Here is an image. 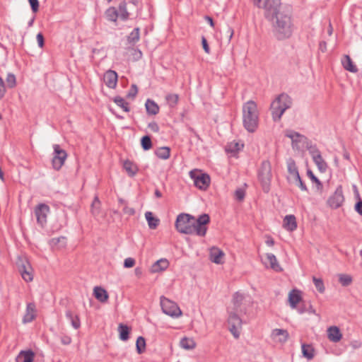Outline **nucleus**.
<instances>
[{
  "label": "nucleus",
  "mask_w": 362,
  "mask_h": 362,
  "mask_svg": "<svg viewBox=\"0 0 362 362\" xmlns=\"http://www.w3.org/2000/svg\"><path fill=\"white\" fill-rule=\"evenodd\" d=\"M202 43L203 46V49L205 51L206 53L209 54L210 53V49L208 45L206 39L204 37H202Z\"/></svg>",
  "instance_id": "56"
},
{
  "label": "nucleus",
  "mask_w": 362,
  "mask_h": 362,
  "mask_svg": "<svg viewBox=\"0 0 362 362\" xmlns=\"http://www.w3.org/2000/svg\"><path fill=\"white\" fill-rule=\"evenodd\" d=\"M103 81L107 87L110 88H115L117 83V73L112 70L107 71L104 74Z\"/></svg>",
  "instance_id": "17"
},
{
  "label": "nucleus",
  "mask_w": 362,
  "mask_h": 362,
  "mask_svg": "<svg viewBox=\"0 0 362 362\" xmlns=\"http://www.w3.org/2000/svg\"><path fill=\"white\" fill-rule=\"evenodd\" d=\"M341 63H342L343 67L346 70H347V71H349L350 72H352V73L357 72L358 69L354 65V64H353V62L351 61V59L350 58V57L349 55H345L344 57V58L341 60Z\"/></svg>",
  "instance_id": "27"
},
{
  "label": "nucleus",
  "mask_w": 362,
  "mask_h": 362,
  "mask_svg": "<svg viewBox=\"0 0 362 362\" xmlns=\"http://www.w3.org/2000/svg\"><path fill=\"white\" fill-rule=\"evenodd\" d=\"M272 340L279 344H284L289 338V334L286 329H274L271 334Z\"/></svg>",
  "instance_id": "15"
},
{
  "label": "nucleus",
  "mask_w": 362,
  "mask_h": 362,
  "mask_svg": "<svg viewBox=\"0 0 362 362\" xmlns=\"http://www.w3.org/2000/svg\"><path fill=\"white\" fill-rule=\"evenodd\" d=\"M339 281L342 286H347L351 283L352 278L351 276L347 274H340L339 276Z\"/></svg>",
  "instance_id": "46"
},
{
  "label": "nucleus",
  "mask_w": 362,
  "mask_h": 362,
  "mask_svg": "<svg viewBox=\"0 0 362 362\" xmlns=\"http://www.w3.org/2000/svg\"><path fill=\"white\" fill-rule=\"evenodd\" d=\"M145 106L146 112L149 115H155L159 112L158 105L152 100L148 99L146 101Z\"/></svg>",
  "instance_id": "28"
},
{
  "label": "nucleus",
  "mask_w": 362,
  "mask_h": 362,
  "mask_svg": "<svg viewBox=\"0 0 362 362\" xmlns=\"http://www.w3.org/2000/svg\"><path fill=\"white\" fill-rule=\"evenodd\" d=\"M272 166L268 160H264L261 165L259 172V179L262 183L264 192H268L272 180Z\"/></svg>",
  "instance_id": "6"
},
{
  "label": "nucleus",
  "mask_w": 362,
  "mask_h": 362,
  "mask_svg": "<svg viewBox=\"0 0 362 362\" xmlns=\"http://www.w3.org/2000/svg\"><path fill=\"white\" fill-rule=\"evenodd\" d=\"M283 226L287 230L293 231L296 229L297 223L293 215H287L284 219Z\"/></svg>",
  "instance_id": "24"
},
{
  "label": "nucleus",
  "mask_w": 362,
  "mask_h": 362,
  "mask_svg": "<svg viewBox=\"0 0 362 362\" xmlns=\"http://www.w3.org/2000/svg\"><path fill=\"white\" fill-rule=\"evenodd\" d=\"M285 135L291 139L293 148H298V143L301 142L304 139L303 136L291 130H287Z\"/></svg>",
  "instance_id": "23"
},
{
  "label": "nucleus",
  "mask_w": 362,
  "mask_h": 362,
  "mask_svg": "<svg viewBox=\"0 0 362 362\" xmlns=\"http://www.w3.org/2000/svg\"><path fill=\"white\" fill-rule=\"evenodd\" d=\"M6 82L8 88H13L16 86V78L14 74H8Z\"/></svg>",
  "instance_id": "45"
},
{
  "label": "nucleus",
  "mask_w": 362,
  "mask_h": 362,
  "mask_svg": "<svg viewBox=\"0 0 362 362\" xmlns=\"http://www.w3.org/2000/svg\"><path fill=\"white\" fill-rule=\"evenodd\" d=\"M37 41L40 47H42L44 45V37L42 33L37 35Z\"/></svg>",
  "instance_id": "60"
},
{
  "label": "nucleus",
  "mask_w": 362,
  "mask_h": 362,
  "mask_svg": "<svg viewBox=\"0 0 362 362\" xmlns=\"http://www.w3.org/2000/svg\"><path fill=\"white\" fill-rule=\"evenodd\" d=\"M307 174H308V176L310 178V180L313 182L316 183L318 189L320 187H322V185L321 182L319 180V179L317 177H316L315 176V175L313 173V172L311 170H308L307 172Z\"/></svg>",
  "instance_id": "50"
},
{
  "label": "nucleus",
  "mask_w": 362,
  "mask_h": 362,
  "mask_svg": "<svg viewBox=\"0 0 362 362\" xmlns=\"http://www.w3.org/2000/svg\"><path fill=\"white\" fill-rule=\"evenodd\" d=\"M301 300V295L299 291L293 289L289 292L288 300L292 309H297V305Z\"/></svg>",
  "instance_id": "20"
},
{
  "label": "nucleus",
  "mask_w": 362,
  "mask_h": 362,
  "mask_svg": "<svg viewBox=\"0 0 362 362\" xmlns=\"http://www.w3.org/2000/svg\"><path fill=\"white\" fill-rule=\"evenodd\" d=\"M136 351L138 354H142L146 350V340L143 337H139L136 342Z\"/></svg>",
  "instance_id": "42"
},
{
  "label": "nucleus",
  "mask_w": 362,
  "mask_h": 362,
  "mask_svg": "<svg viewBox=\"0 0 362 362\" xmlns=\"http://www.w3.org/2000/svg\"><path fill=\"white\" fill-rule=\"evenodd\" d=\"M35 354L33 351H21L16 357V362H33Z\"/></svg>",
  "instance_id": "25"
},
{
  "label": "nucleus",
  "mask_w": 362,
  "mask_h": 362,
  "mask_svg": "<svg viewBox=\"0 0 362 362\" xmlns=\"http://www.w3.org/2000/svg\"><path fill=\"white\" fill-rule=\"evenodd\" d=\"M169 266V262L166 259H160L156 261L151 268V273H158L165 270Z\"/></svg>",
  "instance_id": "22"
},
{
  "label": "nucleus",
  "mask_w": 362,
  "mask_h": 362,
  "mask_svg": "<svg viewBox=\"0 0 362 362\" xmlns=\"http://www.w3.org/2000/svg\"><path fill=\"white\" fill-rule=\"evenodd\" d=\"M105 15L108 21L112 22H116L117 19L119 18L117 9L113 6L107 8Z\"/></svg>",
  "instance_id": "34"
},
{
  "label": "nucleus",
  "mask_w": 362,
  "mask_h": 362,
  "mask_svg": "<svg viewBox=\"0 0 362 362\" xmlns=\"http://www.w3.org/2000/svg\"><path fill=\"white\" fill-rule=\"evenodd\" d=\"M180 346L186 350H192L196 347V342L192 338L184 337L180 340Z\"/></svg>",
  "instance_id": "29"
},
{
  "label": "nucleus",
  "mask_w": 362,
  "mask_h": 362,
  "mask_svg": "<svg viewBox=\"0 0 362 362\" xmlns=\"http://www.w3.org/2000/svg\"><path fill=\"white\" fill-rule=\"evenodd\" d=\"M139 38H140L139 28H136L129 35L127 40L130 44L134 45L139 40Z\"/></svg>",
  "instance_id": "39"
},
{
  "label": "nucleus",
  "mask_w": 362,
  "mask_h": 362,
  "mask_svg": "<svg viewBox=\"0 0 362 362\" xmlns=\"http://www.w3.org/2000/svg\"><path fill=\"white\" fill-rule=\"evenodd\" d=\"M118 16L119 18L122 21H126L129 18V13L127 9V3L125 1H122L118 6Z\"/></svg>",
  "instance_id": "32"
},
{
  "label": "nucleus",
  "mask_w": 362,
  "mask_h": 362,
  "mask_svg": "<svg viewBox=\"0 0 362 362\" xmlns=\"http://www.w3.org/2000/svg\"><path fill=\"white\" fill-rule=\"evenodd\" d=\"M135 264V260L132 257H128L124 259V267L125 268L133 267Z\"/></svg>",
  "instance_id": "53"
},
{
  "label": "nucleus",
  "mask_w": 362,
  "mask_h": 362,
  "mask_svg": "<svg viewBox=\"0 0 362 362\" xmlns=\"http://www.w3.org/2000/svg\"><path fill=\"white\" fill-rule=\"evenodd\" d=\"M292 105L291 98L285 93L280 94L271 104V112L274 121H279L285 111Z\"/></svg>",
  "instance_id": "5"
},
{
  "label": "nucleus",
  "mask_w": 362,
  "mask_h": 362,
  "mask_svg": "<svg viewBox=\"0 0 362 362\" xmlns=\"http://www.w3.org/2000/svg\"><path fill=\"white\" fill-rule=\"evenodd\" d=\"M327 338L334 343L339 342L342 338V334L337 326H331L327 328Z\"/></svg>",
  "instance_id": "18"
},
{
  "label": "nucleus",
  "mask_w": 362,
  "mask_h": 362,
  "mask_svg": "<svg viewBox=\"0 0 362 362\" xmlns=\"http://www.w3.org/2000/svg\"><path fill=\"white\" fill-rule=\"evenodd\" d=\"M61 342L64 344V345H69L71 344V338L69 337V336H67V335H64L61 338Z\"/></svg>",
  "instance_id": "57"
},
{
  "label": "nucleus",
  "mask_w": 362,
  "mask_h": 362,
  "mask_svg": "<svg viewBox=\"0 0 362 362\" xmlns=\"http://www.w3.org/2000/svg\"><path fill=\"white\" fill-rule=\"evenodd\" d=\"M254 5L264 10V16L272 21L273 34L279 40L291 37L294 25L288 11L283 7L280 0H254Z\"/></svg>",
  "instance_id": "1"
},
{
  "label": "nucleus",
  "mask_w": 362,
  "mask_h": 362,
  "mask_svg": "<svg viewBox=\"0 0 362 362\" xmlns=\"http://www.w3.org/2000/svg\"><path fill=\"white\" fill-rule=\"evenodd\" d=\"M141 146L144 150H149L152 147L151 140L149 136H144L141 140Z\"/></svg>",
  "instance_id": "44"
},
{
  "label": "nucleus",
  "mask_w": 362,
  "mask_h": 362,
  "mask_svg": "<svg viewBox=\"0 0 362 362\" xmlns=\"http://www.w3.org/2000/svg\"><path fill=\"white\" fill-rule=\"evenodd\" d=\"M313 281L317 290L321 293H324L325 286L323 281L321 279H318L315 276L313 278Z\"/></svg>",
  "instance_id": "47"
},
{
  "label": "nucleus",
  "mask_w": 362,
  "mask_h": 362,
  "mask_svg": "<svg viewBox=\"0 0 362 362\" xmlns=\"http://www.w3.org/2000/svg\"><path fill=\"white\" fill-rule=\"evenodd\" d=\"M291 184H294L297 187H298L302 191L307 192L308 188L305 185V184L303 182L300 177L296 179V180H294L291 182Z\"/></svg>",
  "instance_id": "49"
},
{
  "label": "nucleus",
  "mask_w": 362,
  "mask_h": 362,
  "mask_svg": "<svg viewBox=\"0 0 362 362\" xmlns=\"http://www.w3.org/2000/svg\"><path fill=\"white\" fill-rule=\"evenodd\" d=\"M123 211L124 214H128L129 216H132L134 214L135 211L133 208L128 207L127 206H125L123 209Z\"/></svg>",
  "instance_id": "61"
},
{
  "label": "nucleus",
  "mask_w": 362,
  "mask_h": 362,
  "mask_svg": "<svg viewBox=\"0 0 362 362\" xmlns=\"http://www.w3.org/2000/svg\"><path fill=\"white\" fill-rule=\"evenodd\" d=\"M146 219L148 222V227L151 229H155L158 225L159 220L157 218L153 216V214L151 211H147L145 214Z\"/></svg>",
  "instance_id": "35"
},
{
  "label": "nucleus",
  "mask_w": 362,
  "mask_h": 362,
  "mask_svg": "<svg viewBox=\"0 0 362 362\" xmlns=\"http://www.w3.org/2000/svg\"><path fill=\"white\" fill-rule=\"evenodd\" d=\"M49 211L50 209L49 206L45 204H39L35 206L34 214L37 224L41 227H44L46 225Z\"/></svg>",
  "instance_id": "11"
},
{
  "label": "nucleus",
  "mask_w": 362,
  "mask_h": 362,
  "mask_svg": "<svg viewBox=\"0 0 362 362\" xmlns=\"http://www.w3.org/2000/svg\"><path fill=\"white\" fill-rule=\"evenodd\" d=\"M118 331L119 332V339L122 341H127L129 339V328L128 326L119 324L118 327Z\"/></svg>",
  "instance_id": "37"
},
{
  "label": "nucleus",
  "mask_w": 362,
  "mask_h": 362,
  "mask_svg": "<svg viewBox=\"0 0 362 362\" xmlns=\"http://www.w3.org/2000/svg\"><path fill=\"white\" fill-rule=\"evenodd\" d=\"M33 12H37L39 8L38 0H28Z\"/></svg>",
  "instance_id": "54"
},
{
  "label": "nucleus",
  "mask_w": 362,
  "mask_h": 362,
  "mask_svg": "<svg viewBox=\"0 0 362 362\" xmlns=\"http://www.w3.org/2000/svg\"><path fill=\"white\" fill-rule=\"evenodd\" d=\"M66 317L70 320L71 325L74 329H77L80 327L81 322L78 315H74L72 311L68 310L66 311Z\"/></svg>",
  "instance_id": "31"
},
{
  "label": "nucleus",
  "mask_w": 362,
  "mask_h": 362,
  "mask_svg": "<svg viewBox=\"0 0 362 362\" xmlns=\"http://www.w3.org/2000/svg\"><path fill=\"white\" fill-rule=\"evenodd\" d=\"M50 244L52 246L64 247L66 245V238L64 237L52 238L50 240Z\"/></svg>",
  "instance_id": "48"
},
{
  "label": "nucleus",
  "mask_w": 362,
  "mask_h": 362,
  "mask_svg": "<svg viewBox=\"0 0 362 362\" xmlns=\"http://www.w3.org/2000/svg\"><path fill=\"white\" fill-rule=\"evenodd\" d=\"M160 303L162 310L165 314L172 317H178L182 315L181 310L175 302L161 296Z\"/></svg>",
  "instance_id": "7"
},
{
  "label": "nucleus",
  "mask_w": 362,
  "mask_h": 362,
  "mask_svg": "<svg viewBox=\"0 0 362 362\" xmlns=\"http://www.w3.org/2000/svg\"><path fill=\"white\" fill-rule=\"evenodd\" d=\"M210 218L208 214H202L198 218L188 214H180L175 221V228L178 232L183 234H196L204 236L207 228L206 225L209 223Z\"/></svg>",
  "instance_id": "2"
},
{
  "label": "nucleus",
  "mask_w": 362,
  "mask_h": 362,
  "mask_svg": "<svg viewBox=\"0 0 362 362\" xmlns=\"http://www.w3.org/2000/svg\"><path fill=\"white\" fill-rule=\"evenodd\" d=\"M155 153L159 158L165 160L170 157V149L166 146L160 147L156 150Z\"/></svg>",
  "instance_id": "36"
},
{
  "label": "nucleus",
  "mask_w": 362,
  "mask_h": 362,
  "mask_svg": "<svg viewBox=\"0 0 362 362\" xmlns=\"http://www.w3.org/2000/svg\"><path fill=\"white\" fill-rule=\"evenodd\" d=\"M148 128L154 132H158L159 131V127L158 124L154 122L148 124Z\"/></svg>",
  "instance_id": "59"
},
{
  "label": "nucleus",
  "mask_w": 362,
  "mask_h": 362,
  "mask_svg": "<svg viewBox=\"0 0 362 362\" xmlns=\"http://www.w3.org/2000/svg\"><path fill=\"white\" fill-rule=\"evenodd\" d=\"M224 253L217 247H212L210 250V259L216 264H222L223 262Z\"/></svg>",
  "instance_id": "21"
},
{
  "label": "nucleus",
  "mask_w": 362,
  "mask_h": 362,
  "mask_svg": "<svg viewBox=\"0 0 362 362\" xmlns=\"http://www.w3.org/2000/svg\"><path fill=\"white\" fill-rule=\"evenodd\" d=\"M243 147V144L233 141L226 146V151L230 153H236Z\"/></svg>",
  "instance_id": "38"
},
{
  "label": "nucleus",
  "mask_w": 362,
  "mask_h": 362,
  "mask_svg": "<svg viewBox=\"0 0 362 362\" xmlns=\"http://www.w3.org/2000/svg\"><path fill=\"white\" fill-rule=\"evenodd\" d=\"M353 190H354L355 199L357 200V202L361 200L358 188L355 185H353Z\"/></svg>",
  "instance_id": "62"
},
{
  "label": "nucleus",
  "mask_w": 362,
  "mask_h": 362,
  "mask_svg": "<svg viewBox=\"0 0 362 362\" xmlns=\"http://www.w3.org/2000/svg\"><path fill=\"white\" fill-rule=\"evenodd\" d=\"M35 305L33 303H28L25 313L23 317V322L25 324L32 322L35 318Z\"/></svg>",
  "instance_id": "19"
},
{
  "label": "nucleus",
  "mask_w": 362,
  "mask_h": 362,
  "mask_svg": "<svg viewBox=\"0 0 362 362\" xmlns=\"http://www.w3.org/2000/svg\"><path fill=\"white\" fill-rule=\"evenodd\" d=\"M245 191L241 188L237 189L235 192V199L238 201H243L245 197Z\"/></svg>",
  "instance_id": "51"
},
{
  "label": "nucleus",
  "mask_w": 362,
  "mask_h": 362,
  "mask_svg": "<svg viewBox=\"0 0 362 362\" xmlns=\"http://www.w3.org/2000/svg\"><path fill=\"white\" fill-rule=\"evenodd\" d=\"M344 202V197L343 190L341 185L338 186L332 195H331L328 200L327 204L333 209H336L342 206Z\"/></svg>",
  "instance_id": "12"
},
{
  "label": "nucleus",
  "mask_w": 362,
  "mask_h": 362,
  "mask_svg": "<svg viewBox=\"0 0 362 362\" xmlns=\"http://www.w3.org/2000/svg\"><path fill=\"white\" fill-rule=\"evenodd\" d=\"M123 167L128 175L131 177L134 176L138 171L137 166L129 160L124 161Z\"/></svg>",
  "instance_id": "33"
},
{
  "label": "nucleus",
  "mask_w": 362,
  "mask_h": 362,
  "mask_svg": "<svg viewBox=\"0 0 362 362\" xmlns=\"http://www.w3.org/2000/svg\"><path fill=\"white\" fill-rule=\"evenodd\" d=\"M350 346L354 349H358L359 348L361 347L362 346V342L361 341H358V340H354V341H352L351 343H350Z\"/></svg>",
  "instance_id": "58"
},
{
  "label": "nucleus",
  "mask_w": 362,
  "mask_h": 362,
  "mask_svg": "<svg viewBox=\"0 0 362 362\" xmlns=\"http://www.w3.org/2000/svg\"><path fill=\"white\" fill-rule=\"evenodd\" d=\"M165 100L170 107H174L177 104L179 96L174 93L168 94L165 96Z\"/></svg>",
  "instance_id": "41"
},
{
  "label": "nucleus",
  "mask_w": 362,
  "mask_h": 362,
  "mask_svg": "<svg viewBox=\"0 0 362 362\" xmlns=\"http://www.w3.org/2000/svg\"><path fill=\"white\" fill-rule=\"evenodd\" d=\"M259 112L257 104L250 100L243 106V122L244 127L249 132H254L258 127Z\"/></svg>",
  "instance_id": "4"
},
{
  "label": "nucleus",
  "mask_w": 362,
  "mask_h": 362,
  "mask_svg": "<svg viewBox=\"0 0 362 362\" xmlns=\"http://www.w3.org/2000/svg\"><path fill=\"white\" fill-rule=\"evenodd\" d=\"M298 312L300 313V314H303L304 313H306V310H307V307L305 305H302L301 306H300L298 309Z\"/></svg>",
  "instance_id": "64"
},
{
  "label": "nucleus",
  "mask_w": 362,
  "mask_h": 362,
  "mask_svg": "<svg viewBox=\"0 0 362 362\" xmlns=\"http://www.w3.org/2000/svg\"><path fill=\"white\" fill-rule=\"evenodd\" d=\"M355 211L362 216V200L358 201L354 206Z\"/></svg>",
  "instance_id": "55"
},
{
  "label": "nucleus",
  "mask_w": 362,
  "mask_h": 362,
  "mask_svg": "<svg viewBox=\"0 0 362 362\" xmlns=\"http://www.w3.org/2000/svg\"><path fill=\"white\" fill-rule=\"evenodd\" d=\"M114 102L118 106L121 107L124 110V111H125V112L129 111V104L127 102H125L124 98H122L119 96H117L114 98Z\"/></svg>",
  "instance_id": "43"
},
{
  "label": "nucleus",
  "mask_w": 362,
  "mask_h": 362,
  "mask_svg": "<svg viewBox=\"0 0 362 362\" xmlns=\"http://www.w3.org/2000/svg\"><path fill=\"white\" fill-rule=\"evenodd\" d=\"M245 296L239 292L233 295L232 305L228 308L229 330L235 339L240 337V330L242 327L240 315L246 313V308L243 305Z\"/></svg>",
  "instance_id": "3"
},
{
  "label": "nucleus",
  "mask_w": 362,
  "mask_h": 362,
  "mask_svg": "<svg viewBox=\"0 0 362 362\" xmlns=\"http://www.w3.org/2000/svg\"><path fill=\"white\" fill-rule=\"evenodd\" d=\"M288 175L287 180L291 183L300 177L298 168L293 159L288 158L286 161Z\"/></svg>",
  "instance_id": "14"
},
{
  "label": "nucleus",
  "mask_w": 362,
  "mask_h": 362,
  "mask_svg": "<svg viewBox=\"0 0 362 362\" xmlns=\"http://www.w3.org/2000/svg\"><path fill=\"white\" fill-rule=\"evenodd\" d=\"M100 201L98 197H95L92 204H91V213L94 216H98L100 214Z\"/></svg>",
  "instance_id": "40"
},
{
  "label": "nucleus",
  "mask_w": 362,
  "mask_h": 362,
  "mask_svg": "<svg viewBox=\"0 0 362 362\" xmlns=\"http://www.w3.org/2000/svg\"><path fill=\"white\" fill-rule=\"evenodd\" d=\"M16 264L22 278L27 282L33 279V268L25 257H18Z\"/></svg>",
  "instance_id": "9"
},
{
  "label": "nucleus",
  "mask_w": 362,
  "mask_h": 362,
  "mask_svg": "<svg viewBox=\"0 0 362 362\" xmlns=\"http://www.w3.org/2000/svg\"><path fill=\"white\" fill-rule=\"evenodd\" d=\"M310 153L319 170L322 173L325 172L327 168V165L322 157L319 150L315 148H311L310 149Z\"/></svg>",
  "instance_id": "13"
},
{
  "label": "nucleus",
  "mask_w": 362,
  "mask_h": 362,
  "mask_svg": "<svg viewBox=\"0 0 362 362\" xmlns=\"http://www.w3.org/2000/svg\"><path fill=\"white\" fill-rule=\"evenodd\" d=\"M189 176L194 182V185L202 190L208 188L210 184V177L205 173H202L199 170H192L189 172Z\"/></svg>",
  "instance_id": "8"
},
{
  "label": "nucleus",
  "mask_w": 362,
  "mask_h": 362,
  "mask_svg": "<svg viewBox=\"0 0 362 362\" xmlns=\"http://www.w3.org/2000/svg\"><path fill=\"white\" fill-rule=\"evenodd\" d=\"M303 356L308 360H311L315 356V350L310 344H302L301 346Z\"/></svg>",
  "instance_id": "30"
},
{
  "label": "nucleus",
  "mask_w": 362,
  "mask_h": 362,
  "mask_svg": "<svg viewBox=\"0 0 362 362\" xmlns=\"http://www.w3.org/2000/svg\"><path fill=\"white\" fill-rule=\"evenodd\" d=\"M263 264L268 268H270L276 272L281 271L276 256L272 253H267L264 259H262Z\"/></svg>",
  "instance_id": "16"
},
{
  "label": "nucleus",
  "mask_w": 362,
  "mask_h": 362,
  "mask_svg": "<svg viewBox=\"0 0 362 362\" xmlns=\"http://www.w3.org/2000/svg\"><path fill=\"white\" fill-rule=\"evenodd\" d=\"M306 313H308L310 314H313V315H315L316 314V311L314 309V308L313 307L312 305H309L308 307L307 308V310H306Z\"/></svg>",
  "instance_id": "63"
},
{
  "label": "nucleus",
  "mask_w": 362,
  "mask_h": 362,
  "mask_svg": "<svg viewBox=\"0 0 362 362\" xmlns=\"http://www.w3.org/2000/svg\"><path fill=\"white\" fill-rule=\"evenodd\" d=\"M93 293L95 298L101 303H105L108 299L107 292L100 286H95L93 289Z\"/></svg>",
  "instance_id": "26"
},
{
  "label": "nucleus",
  "mask_w": 362,
  "mask_h": 362,
  "mask_svg": "<svg viewBox=\"0 0 362 362\" xmlns=\"http://www.w3.org/2000/svg\"><path fill=\"white\" fill-rule=\"evenodd\" d=\"M53 149L52 166L55 170H59L64 164L67 153L58 144L53 145Z\"/></svg>",
  "instance_id": "10"
},
{
  "label": "nucleus",
  "mask_w": 362,
  "mask_h": 362,
  "mask_svg": "<svg viewBox=\"0 0 362 362\" xmlns=\"http://www.w3.org/2000/svg\"><path fill=\"white\" fill-rule=\"evenodd\" d=\"M138 93L137 86L135 84H132L130 90H129L127 96L129 98H134Z\"/></svg>",
  "instance_id": "52"
}]
</instances>
